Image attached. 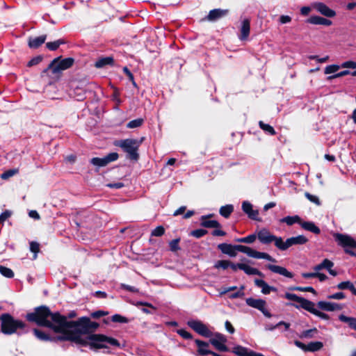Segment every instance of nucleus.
I'll list each match as a JSON object with an SVG mask.
<instances>
[{
  "mask_svg": "<svg viewBox=\"0 0 356 356\" xmlns=\"http://www.w3.org/2000/svg\"><path fill=\"white\" fill-rule=\"evenodd\" d=\"M143 123V120L142 118H138L136 120H133L130 121L127 127L129 129H134L140 127Z\"/></svg>",
  "mask_w": 356,
  "mask_h": 356,
  "instance_id": "ea45409f",
  "label": "nucleus"
},
{
  "mask_svg": "<svg viewBox=\"0 0 356 356\" xmlns=\"http://www.w3.org/2000/svg\"><path fill=\"white\" fill-rule=\"evenodd\" d=\"M305 196L310 202L316 204V205L321 204L320 200L317 196L312 195L309 193H305Z\"/></svg>",
  "mask_w": 356,
  "mask_h": 356,
  "instance_id": "8fccbe9b",
  "label": "nucleus"
},
{
  "mask_svg": "<svg viewBox=\"0 0 356 356\" xmlns=\"http://www.w3.org/2000/svg\"><path fill=\"white\" fill-rule=\"evenodd\" d=\"M177 333L184 339H191L192 337L191 334L185 330H179Z\"/></svg>",
  "mask_w": 356,
  "mask_h": 356,
  "instance_id": "69168bd1",
  "label": "nucleus"
},
{
  "mask_svg": "<svg viewBox=\"0 0 356 356\" xmlns=\"http://www.w3.org/2000/svg\"><path fill=\"white\" fill-rule=\"evenodd\" d=\"M65 43V40L63 39H60L54 42H49L46 44V47L51 51L56 50L60 44Z\"/></svg>",
  "mask_w": 356,
  "mask_h": 356,
  "instance_id": "72a5a7b5",
  "label": "nucleus"
},
{
  "mask_svg": "<svg viewBox=\"0 0 356 356\" xmlns=\"http://www.w3.org/2000/svg\"><path fill=\"white\" fill-rule=\"evenodd\" d=\"M266 268L273 273L283 275L286 277L292 278L293 277V274L284 267L273 264H268L266 265Z\"/></svg>",
  "mask_w": 356,
  "mask_h": 356,
  "instance_id": "dca6fc26",
  "label": "nucleus"
},
{
  "mask_svg": "<svg viewBox=\"0 0 356 356\" xmlns=\"http://www.w3.org/2000/svg\"><path fill=\"white\" fill-rule=\"evenodd\" d=\"M323 346L322 342L312 341L307 344V352H316L321 350Z\"/></svg>",
  "mask_w": 356,
  "mask_h": 356,
  "instance_id": "2f4dec72",
  "label": "nucleus"
},
{
  "mask_svg": "<svg viewBox=\"0 0 356 356\" xmlns=\"http://www.w3.org/2000/svg\"><path fill=\"white\" fill-rule=\"evenodd\" d=\"M317 305L321 309L327 312L340 311L343 308V305L327 301H319Z\"/></svg>",
  "mask_w": 356,
  "mask_h": 356,
  "instance_id": "4468645a",
  "label": "nucleus"
},
{
  "mask_svg": "<svg viewBox=\"0 0 356 356\" xmlns=\"http://www.w3.org/2000/svg\"><path fill=\"white\" fill-rule=\"evenodd\" d=\"M257 238V234H253L248 235V236L245 237V243H252L255 241L256 238Z\"/></svg>",
  "mask_w": 356,
  "mask_h": 356,
  "instance_id": "e2e57ef3",
  "label": "nucleus"
},
{
  "mask_svg": "<svg viewBox=\"0 0 356 356\" xmlns=\"http://www.w3.org/2000/svg\"><path fill=\"white\" fill-rule=\"evenodd\" d=\"M113 63V59L112 57H105L99 58L95 63V67L97 68L103 67L107 65H112Z\"/></svg>",
  "mask_w": 356,
  "mask_h": 356,
  "instance_id": "7c9ffc66",
  "label": "nucleus"
},
{
  "mask_svg": "<svg viewBox=\"0 0 356 356\" xmlns=\"http://www.w3.org/2000/svg\"><path fill=\"white\" fill-rule=\"evenodd\" d=\"M120 287L121 289H123L131 292H138V289L136 288H135L134 286L127 285L125 284H121Z\"/></svg>",
  "mask_w": 356,
  "mask_h": 356,
  "instance_id": "338daca9",
  "label": "nucleus"
},
{
  "mask_svg": "<svg viewBox=\"0 0 356 356\" xmlns=\"http://www.w3.org/2000/svg\"><path fill=\"white\" fill-rule=\"evenodd\" d=\"M243 211L248 214V217L252 219H257L258 216V211L252 209V205L247 201H245L242 204Z\"/></svg>",
  "mask_w": 356,
  "mask_h": 356,
  "instance_id": "5701e85b",
  "label": "nucleus"
},
{
  "mask_svg": "<svg viewBox=\"0 0 356 356\" xmlns=\"http://www.w3.org/2000/svg\"><path fill=\"white\" fill-rule=\"evenodd\" d=\"M47 35H43L38 37L30 38L29 40V46L31 48L36 49L42 45L46 40Z\"/></svg>",
  "mask_w": 356,
  "mask_h": 356,
  "instance_id": "b1692460",
  "label": "nucleus"
},
{
  "mask_svg": "<svg viewBox=\"0 0 356 356\" xmlns=\"http://www.w3.org/2000/svg\"><path fill=\"white\" fill-rule=\"evenodd\" d=\"M0 320L1 322V332L5 334H13L15 333L18 329H22L25 327V324L22 321L14 319V318L8 314H2L0 316Z\"/></svg>",
  "mask_w": 356,
  "mask_h": 356,
  "instance_id": "20e7f679",
  "label": "nucleus"
},
{
  "mask_svg": "<svg viewBox=\"0 0 356 356\" xmlns=\"http://www.w3.org/2000/svg\"><path fill=\"white\" fill-rule=\"evenodd\" d=\"M307 23L316 25L330 26L332 22L331 20L319 16H312L307 20Z\"/></svg>",
  "mask_w": 356,
  "mask_h": 356,
  "instance_id": "6ab92c4d",
  "label": "nucleus"
},
{
  "mask_svg": "<svg viewBox=\"0 0 356 356\" xmlns=\"http://www.w3.org/2000/svg\"><path fill=\"white\" fill-rule=\"evenodd\" d=\"M322 262L323 268H325L327 270H330V268H332L334 266V263L327 259H325Z\"/></svg>",
  "mask_w": 356,
  "mask_h": 356,
  "instance_id": "680f3d73",
  "label": "nucleus"
},
{
  "mask_svg": "<svg viewBox=\"0 0 356 356\" xmlns=\"http://www.w3.org/2000/svg\"><path fill=\"white\" fill-rule=\"evenodd\" d=\"M339 320L343 323H347L351 329L356 330V318L340 314L339 316Z\"/></svg>",
  "mask_w": 356,
  "mask_h": 356,
  "instance_id": "a878e982",
  "label": "nucleus"
},
{
  "mask_svg": "<svg viewBox=\"0 0 356 356\" xmlns=\"http://www.w3.org/2000/svg\"><path fill=\"white\" fill-rule=\"evenodd\" d=\"M232 352L238 356H264L261 353H255L252 350H249L247 348L236 346L233 348Z\"/></svg>",
  "mask_w": 356,
  "mask_h": 356,
  "instance_id": "f3484780",
  "label": "nucleus"
},
{
  "mask_svg": "<svg viewBox=\"0 0 356 356\" xmlns=\"http://www.w3.org/2000/svg\"><path fill=\"white\" fill-rule=\"evenodd\" d=\"M0 273L7 278H12L14 277L13 271L10 268L3 266H0Z\"/></svg>",
  "mask_w": 356,
  "mask_h": 356,
  "instance_id": "4c0bfd02",
  "label": "nucleus"
},
{
  "mask_svg": "<svg viewBox=\"0 0 356 356\" xmlns=\"http://www.w3.org/2000/svg\"><path fill=\"white\" fill-rule=\"evenodd\" d=\"M318 330L316 328H312L307 330H304L301 332L300 337L302 339H309L314 337L316 334H317Z\"/></svg>",
  "mask_w": 356,
  "mask_h": 356,
  "instance_id": "f704fd0d",
  "label": "nucleus"
},
{
  "mask_svg": "<svg viewBox=\"0 0 356 356\" xmlns=\"http://www.w3.org/2000/svg\"><path fill=\"white\" fill-rule=\"evenodd\" d=\"M341 67L356 69V62L353 61V60H348V61L343 62L341 65Z\"/></svg>",
  "mask_w": 356,
  "mask_h": 356,
  "instance_id": "864d4df0",
  "label": "nucleus"
},
{
  "mask_svg": "<svg viewBox=\"0 0 356 356\" xmlns=\"http://www.w3.org/2000/svg\"><path fill=\"white\" fill-rule=\"evenodd\" d=\"M218 248L222 251V253L226 254L232 257H236V251H239L252 258L264 259L272 262H276V260L269 254L257 251L245 245H232L227 243H221L218 245Z\"/></svg>",
  "mask_w": 356,
  "mask_h": 356,
  "instance_id": "f03ea898",
  "label": "nucleus"
},
{
  "mask_svg": "<svg viewBox=\"0 0 356 356\" xmlns=\"http://www.w3.org/2000/svg\"><path fill=\"white\" fill-rule=\"evenodd\" d=\"M73 63L74 59L72 58H66L62 60H60V58H56L51 61L48 68L51 69L54 74H57L69 69L72 66Z\"/></svg>",
  "mask_w": 356,
  "mask_h": 356,
  "instance_id": "0eeeda50",
  "label": "nucleus"
},
{
  "mask_svg": "<svg viewBox=\"0 0 356 356\" xmlns=\"http://www.w3.org/2000/svg\"><path fill=\"white\" fill-rule=\"evenodd\" d=\"M11 216V212L10 211H5L0 215V222L3 223L6 220H7Z\"/></svg>",
  "mask_w": 356,
  "mask_h": 356,
  "instance_id": "bf43d9fd",
  "label": "nucleus"
},
{
  "mask_svg": "<svg viewBox=\"0 0 356 356\" xmlns=\"http://www.w3.org/2000/svg\"><path fill=\"white\" fill-rule=\"evenodd\" d=\"M257 238L262 244H270L274 243L277 248L280 250L282 237L271 234L267 229L263 228L257 232Z\"/></svg>",
  "mask_w": 356,
  "mask_h": 356,
  "instance_id": "423d86ee",
  "label": "nucleus"
},
{
  "mask_svg": "<svg viewBox=\"0 0 356 356\" xmlns=\"http://www.w3.org/2000/svg\"><path fill=\"white\" fill-rule=\"evenodd\" d=\"M346 298V296L342 292H338L332 295L328 296L327 298L334 300H342Z\"/></svg>",
  "mask_w": 356,
  "mask_h": 356,
  "instance_id": "4d7b16f0",
  "label": "nucleus"
},
{
  "mask_svg": "<svg viewBox=\"0 0 356 356\" xmlns=\"http://www.w3.org/2000/svg\"><path fill=\"white\" fill-rule=\"evenodd\" d=\"M229 265H230L229 260H218L215 263L214 268L226 270L229 268Z\"/></svg>",
  "mask_w": 356,
  "mask_h": 356,
  "instance_id": "e433bc0d",
  "label": "nucleus"
},
{
  "mask_svg": "<svg viewBox=\"0 0 356 356\" xmlns=\"http://www.w3.org/2000/svg\"><path fill=\"white\" fill-rule=\"evenodd\" d=\"M213 337L210 339V343L219 351L227 352L228 348L225 345L227 342L226 337L219 332L212 334Z\"/></svg>",
  "mask_w": 356,
  "mask_h": 356,
  "instance_id": "1a4fd4ad",
  "label": "nucleus"
},
{
  "mask_svg": "<svg viewBox=\"0 0 356 356\" xmlns=\"http://www.w3.org/2000/svg\"><path fill=\"white\" fill-rule=\"evenodd\" d=\"M225 329L228 332H229L230 334L234 333L235 329L229 321H226L225 323Z\"/></svg>",
  "mask_w": 356,
  "mask_h": 356,
  "instance_id": "0e129e2a",
  "label": "nucleus"
},
{
  "mask_svg": "<svg viewBox=\"0 0 356 356\" xmlns=\"http://www.w3.org/2000/svg\"><path fill=\"white\" fill-rule=\"evenodd\" d=\"M26 319L35 322L40 326L51 328L55 332L63 334L62 339L87 346L91 348H106L108 345L119 346L115 339L103 334H90L99 327L96 322L89 318L83 317L77 321H68L67 318L59 313H51L45 306L35 308V312L26 315Z\"/></svg>",
  "mask_w": 356,
  "mask_h": 356,
  "instance_id": "f257e3e1",
  "label": "nucleus"
},
{
  "mask_svg": "<svg viewBox=\"0 0 356 356\" xmlns=\"http://www.w3.org/2000/svg\"><path fill=\"white\" fill-rule=\"evenodd\" d=\"M284 298L289 300L295 301L298 303H299V305H293L294 307L296 308H302L306 310L307 307L311 305V301L308 300L304 298L299 297L296 294L294 293H286L284 294Z\"/></svg>",
  "mask_w": 356,
  "mask_h": 356,
  "instance_id": "ddd939ff",
  "label": "nucleus"
},
{
  "mask_svg": "<svg viewBox=\"0 0 356 356\" xmlns=\"http://www.w3.org/2000/svg\"><path fill=\"white\" fill-rule=\"evenodd\" d=\"M33 332L36 337L38 338L39 339L43 341L50 340V337L44 332L40 331L38 329H34Z\"/></svg>",
  "mask_w": 356,
  "mask_h": 356,
  "instance_id": "79ce46f5",
  "label": "nucleus"
},
{
  "mask_svg": "<svg viewBox=\"0 0 356 356\" xmlns=\"http://www.w3.org/2000/svg\"><path fill=\"white\" fill-rule=\"evenodd\" d=\"M123 71L127 75V76L129 77V79L132 81L133 85L134 86H136V83L134 81V76H133L132 73L129 71V70L127 67H124L123 68Z\"/></svg>",
  "mask_w": 356,
  "mask_h": 356,
  "instance_id": "052dcab7",
  "label": "nucleus"
},
{
  "mask_svg": "<svg viewBox=\"0 0 356 356\" xmlns=\"http://www.w3.org/2000/svg\"><path fill=\"white\" fill-rule=\"evenodd\" d=\"M352 284H353V283L351 282L346 281V282H342L339 283L337 287V289H341V290L349 289L350 287L352 286Z\"/></svg>",
  "mask_w": 356,
  "mask_h": 356,
  "instance_id": "5fc2aeb1",
  "label": "nucleus"
},
{
  "mask_svg": "<svg viewBox=\"0 0 356 356\" xmlns=\"http://www.w3.org/2000/svg\"><path fill=\"white\" fill-rule=\"evenodd\" d=\"M234 207L231 204L225 205L220 209V213L225 218H228L232 213Z\"/></svg>",
  "mask_w": 356,
  "mask_h": 356,
  "instance_id": "473e14b6",
  "label": "nucleus"
},
{
  "mask_svg": "<svg viewBox=\"0 0 356 356\" xmlns=\"http://www.w3.org/2000/svg\"><path fill=\"white\" fill-rule=\"evenodd\" d=\"M334 237L338 245L343 247L347 254L351 256H356L355 252L352 250L356 248V241L353 238L348 235L339 233L334 234Z\"/></svg>",
  "mask_w": 356,
  "mask_h": 356,
  "instance_id": "39448f33",
  "label": "nucleus"
},
{
  "mask_svg": "<svg viewBox=\"0 0 356 356\" xmlns=\"http://www.w3.org/2000/svg\"><path fill=\"white\" fill-rule=\"evenodd\" d=\"M341 67V65H330L325 67L324 72L325 74H330L337 72Z\"/></svg>",
  "mask_w": 356,
  "mask_h": 356,
  "instance_id": "a19ab883",
  "label": "nucleus"
},
{
  "mask_svg": "<svg viewBox=\"0 0 356 356\" xmlns=\"http://www.w3.org/2000/svg\"><path fill=\"white\" fill-rule=\"evenodd\" d=\"M254 284L257 286L261 289V292L264 294H269L271 291H276L277 289L269 286L264 280L256 279Z\"/></svg>",
  "mask_w": 356,
  "mask_h": 356,
  "instance_id": "aec40b11",
  "label": "nucleus"
},
{
  "mask_svg": "<svg viewBox=\"0 0 356 356\" xmlns=\"http://www.w3.org/2000/svg\"><path fill=\"white\" fill-rule=\"evenodd\" d=\"M291 21V17L289 15H281L280 17V22L281 24L289 23Z\"/></svg>",
  "mask_w": 356,
  "mask_h": 356,
  "instance_id": "774afa93",
  "label": "nucleus"
},
{
  "mask_svg": "<svg viewBox=\"0 0 356 356\" xmlns=\"http://www.w3.org/2000/svg\"><path fill=\"white\" fill-rule=\"evenodd\" d=\"M312 6L321 15L327 17H334L336 15V12L323 3H315Z\"/></svg>",
  "mask_w": 356,
  "mask_h": 356,
  "instance_id": "2eb2a0df",
  "label": "nucleus"
},
{
  "mask_svg": "<svg viewBox=\"0 0 356 356\" xmlns=\"http://www.w3.org/2000/svg\"><path fill=\"white\" fill-rule=\"evenodd\" d=\"M307 238L303 235H299L287 238L285 241L282 238L280 250L284 251L295 245H302L307 242Z\"/></svg>",
  "mask_w": 356,
  "mask_h": 356,
  "instance_id": "9b49d317",
  "label": "nucleus"
},
{
  "mask_svg": "<svg viewBox=\"0 0 356 356\" xmlns=\"http://www.w3.org/2000/svg\"><path fill=\"white\" fill-rule=\"evenodd\" d=\"M240 270H243L247 275H257L263 277L264 275L258 269L251 267L246 264L243 263V266H240Z\"/></svg>",
  "mask_w": 356,
  "mask_h": 356,
  "instance_id": "bb28decb",
  "label": "nucleus"
},
{
  "mask_svg": "<svg viewBox=\"0 0 356 356\" xmlns=\"http://www.w3.org/2000/svg\"><path fill=\"white\" fill-rule=\"evenodd\" d=\"M112 321L113 322H118L121 323H126L128 322V320L126 317H124L120 314H115L112 316Z\"/></svg>",
  "mask_w": 356,
  "mask_h": 356,
  "instance_id": "de8ad7c7",
  "label": "nucleus"
},
{
  "mask_svg": "<svg viewBox=\"0 0 356 356\" xmlns=\"http://www.w3.org/2000/svg\"><path fill=\"white\" fill-rule=\"evenodd\" d=\"M259 125L260 127V128L264 130L265 132L273 136L275 134V131L274 129V128L268 124H265L264 122H263L262 121H260L259 122Z\"/></svg>",
  "mask_w": 356,
  "mask_h": 356,
  "instance_id": "c9c22d12",
  "label": "nucleus"
},
{
  "mask_svg": "<svg viewBox=\"0 0 356 356\" xmlns=\"http://www.w3.org/2000/svg\"><path fill=\"white\" fill-rule=\"evenodd\" d=\"M291 289L294 290V291H302V292L308 291V292H312L313 293H316V291L312 286H306V287L295 286V287L291 288Z\"/></svg>",
  "mask_w": 356,
  "mask_h": 356,
  "instance_id": "a18cd8bd",
  "label": "nucleus"
},
{
  "mask_svg": "<svg viewBox=\"0 0 356 356\" xmlns=\"http://www.w3.org/2000/svg\"><path fill=\"white\" fill-rule=\"evenodd\" d=\"M306 310L322 319H324V320L330 319V316L327 314L323 313V312L316 309L315 308V304L312 301H311V305L307 307Z\"/></svg>",
  "mask_w": 356,
  "mask_h": 356,
  "instance_id": "393cba45",
  "label": "nucleus"
},
{
  "mask_svg": "<svg viewBox=\"0 0 356 356\" xmlns=\"http://www.w3.org/2000/svg\"><path fill=\"white\" fill-rule=\"evenodd\" d=\"M245 302L248 306L260 310L265 316L268 318L271 316V314L266 309V303L265 300L249 298L246 299Z\"/></svg>",
  "mask_w": 356,
  "mask_h": 356,
  "instance_id": "f8f14e48",
  "label": "nucleus"
},
{
  "mask_svg": "<svg viewBox=\"0 0 356 356\" xmlns=\"http://www.w3.org/2000/svg\"><path fill=\"white\" fill-rule=\"evenodd\" d=\"M195 343L197 346V355H211L213 351H211L208 349L209 344L207 342L200 341V340H195Z\"/></svg>",
  "mask_w": 356,
  "mask_h": 356,
  "instance_id": "412c9836",
  "label": "nucleus"
},
{
  "mask_svg": "<svg viewBox=\"0 0 356 356\" xmlns=\"http://www.w3.org/2000/svg\"><path fill=\"white\" fill-rule=\"evenodd\" d=\"M280 222H285L288 225H292L295 223H301V219L298 216H286L280 220Z\"/></svg>",
  "mask_w": 356,
  "mask_h": 356,
  "instance_id": "c756f323",
  "label": "nucleus"
},
{
  "mask_svg": "<svg viewBox=\"0 0 356 356\" xmlns=\"http://www.w3.org/2000/svg\"><path fill=\"white\" fill-rule=\"evenodd\" d=\"M164 232L165 229L163 227L158 226L152 232V235L154 236H161L164 234Z\"/></svg>",
  "mask_w": 356,
  "mask_h": 356,
  "instance_id": "3c124183",
  "label": "nucleus"
},
{
  "mask_svg": "<svg viewBox=\"0 0 356 356\" xmlns=\"http://www.w3.org/2000/svg\"><path fill=\"white\" fill-rule=\"evenodd\" d=\"M300 225L303 229L310 231L314 234H319L321 232L320 229L312 222H301Z\"/></svg>",
  "mask_w": 356,
  "mask_h": 356,
  "instance_id": "c85d7f7f",
  "label": "nucleus"
},
{
  "mask_svg": "<svg viewBox=\"0 0 356 356\" xmlns=\"http://www.w3.org/2000/svg\"><path fill=\"white\" fill-rule=\"evenodd\" d=\"M30 250L31 252H34V259L37 257V253L40 250V245L37 242H31L30 243Z\"/></svg>",
  "mask_w": 356,
  "mask_h": 356,
  "instance_id": "09e8293b",
  "label": "nucleus"
},
{
  "mask_svg": "<svg viewBox=\"0 0 356 356\" xmlns=\"http://www.w3.org/2000/svg\"><path fill=\"white\" fill-rule=\"evenodd\" d=\"M250 31V21L249 19H244L241 22V26L240 29L241 34L239 38L242 40H246Z\"/></svg>",
  "mask_w": 356,
  "mask_h": 356,
  "instance_id": "a211bd4d",
  "label": "nucleus"
},
{
  "mask_svg": "<svg viewBox=\"0 0 356 356\" xmlns=\"http://www.w3.org/2000/svg\"><path fill=\"white\" fill-rule=\"evenodd\" d=\"M118 159V154L112 152L103 158L94 157L90 159V163L97 168L104 167L109 163L115 161Z\"/></svg>",
  "mask_w": 356,
  "mask_h": 356,
  "instance_id": "9d476101",
  "label": "nucleus"
},
{
  "mask_svg": "<svg viewBox=\"0 0 356 356\" xmlns=\"http://www.w3.org/2000/svg\"><path fill=\"white\" fill-rule=\"evenodd\" d=\"M187 324L194 331L203 337H209L212 335V332L207 326L200 321L191 320L188 321Z\"/></svg>",
  "mask_w": 356,
  "mask_h": 356,
  "instance_id": "6e6552de",
  "label": "nucleus"
},
{
  "mask_svg": "<svg viewBox=\"0 0 356 356\" xmlns=\"http://www.w3.org/2000/svg\"><path fill=\"white\" fill-rule=\"evenodd\" d=\"M352 72H350L349 70H343V71H341L337 74H335L332 76H328L327 79L328 80H332L333 79H336V78H339V77H341V76H346V75H348V74H351Z\"/></svg>",
  "mask_w": 356,
  "mask_h": 356,
  "instance_id": "603ef678",
  "label": "nucleus"
},
{
  "mask_svg": "<svg viewBox=\"0 0 356 356\" xmlns=\"http://www.w3.org/2000/svg\"><path fill=\"white\" fill-rule=\"evenodd\" d=\"M180 241V238H176L171 241L169 243L170 250L175 252L179 250V243Z\"/></svg>",
  "mask_w": 356,
  "mask_h": 356,
  "instance_id": "49530a36",
  "label": "nucleus"
},
{
  "mask_svg": "<svg viewBox=\"0 0 356 356\" xmlns=\"http://www.w3.org/2000/svg\"><path fill=\"white\" fill-rule=\"evenodd\" d=\"M201 225L204 227H213V228L219 227L220 226V223L218 221L213 220H208L207 216L202 217Z\"/></svg>",
  "mask_w": 356,
  "mask_h": 356,
  "instance_id": "cd10ccee",
  "label": "nucleus"
},
{
  "mask_svg": "<svg viewBox=\"0 0 356 356\" xmlns=\"http://www.w3.org/2000/svg\"><path fill=\"white\" fill-rule=\"evenodd\" d=\"M143 140V138L140 140L127 138L116 141L115 145L122 148L127 153V158L137 161L139 158L138 151Z\"/></svg>",
  "mask_w": 356,
  "mask_h": 356,
  "instance_id": "7ed1b4c3",
  "label": "nucleus"
},
{
  "mask_svg": "<svg viewBox=\"0 0 356 356\" xmlns=\"http://www.w3.org/2000/svg\"><path fill=\"white\" fill-rule=\"evenodd\" d=\"M227 13L228 10L213 9L209 12L207 19L209 21H215L225 16Z\"/></svg>",
  "mask_w": 356,
  "mask_h": 356,
  "instance_id": "4be33fe9",
  "label": "nucleus"
},
{
  "mask_svg": "<svg viewBox=\"0 0 356 356\" xmlns=\"http://www.w3.org/2000/svg\"><path fill=\"white\" fill-rule=\"evenodd\" d=\"M309 58L310 60H316L318 63H325L328 60L329 56H326L323 58H318V56H309Z\"/></svg>",
  "mask_w": 356,
  "mask_h": 356,
  "instance_id": "13d9d810",
  "label": "nucleus"
},
{
  "mask_svg": "<svg viewBox=\"0 0 356 356\" xmlns=\"http://www.w3.org/2000/svg\"><path fill=\"white\" fill-rule=\"evenodd\" d=\"M42 60V57L40 56L33 58L27 64L28 67H32L40 63Z\"/></svg>",
  "mask_w": 356,
  "mask_h": 356,
  "instance_id": "6e6d98bb",
  "label": "nucleus"
},
{
  "mask_svg": "<svg viewBox=\"0 0 356 356\" xmlns=\"http://www.w3.org/2000/svg\"><path fill=\"white\" fill-rule=\"evenodd\" d=\"M207 233V231L203 229H198L191 232V235L195 238H200L204 236Z\"/></svg>",
  "mask_w": 356,
  "mask_h": 356,
  "instance_id": "c03bdc74",
  "label": "nucleus"
},
{
  "mask_svg": "<svg viewBox=\"0 0 356 356\" xmlns=\"http://www.w3.org/2000/svg\"><path fill=\"white\" fill-rule=\"evenodd\" d=\"M17 172H18V170H17V169L9 170L6 171L3 173H2L1 175V177L3 179H7L13 177V175H15Z\"/></svg>",
  "mask_w": 356,
  "mask_h": 356,
  "instance_id": "37998d69",
  "label": "nucleus"
},
{
  "mask_svg": "<svg viewBox=\"0 0 356 356\" xmlns=\"http://www.w3.org/2000/svg\"><path fill=\"white\" fill-rule=\"evenodd\" d=\"M282 325H283L284 327V330H287L289 328V327H290V323H286L284 321H280V322H279L278 323H277L275 325H267L266 327V330H275V329H276V328H277V327H279L280 326H282Z\"/></svg>",
  "mask_w": 356,
  "mask_h": 356,
  "instance_id": "58836bf2",
  "label": "nucleus"
}]
</instances>
